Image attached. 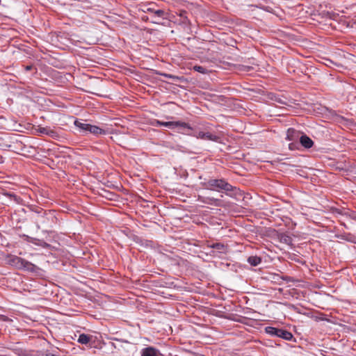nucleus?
I'll use <instances>...</instances> for the list:
<instances>
[{"mask_svg": "<svg viewBox=\"0 0 356 356\" xmlns=\"http://www.w3.org/2000/svg\"><path fill=\"white\" fill-rule=\"evenodd\" d=\"M193 69L195 71L200 72L201 74H207L210 72V70H209L208 69H207L202 66H200V65H195V66H193Z\"/></svg>", "mask_w": 356, "mask_h": 356, "instance_id": "4468645a", "label": "nucleus"}, {"mask_svg": "<svg viewBox=\"0 0 356 356\" xmlns=\"http://www.w3.org/2000/svg\"><path fill=\"white\" fill-rule=\"evenodd\" d=\"M152 125L155 127L164 126L169 129H171V127L173 125L172 122H162L158 120H154L152 122Z\"/></svg>", "mask_w": 356, "mask_h": 356, "instance_id": "9b49d317", "label": "nucleus"}, {"mask_svg": "<svg viewBox=\"0 0 356 356\" xmlns=\"http://www.w3.org/2000/svg\"><path fill=\"white\" fill-rule=\"evenodd\" d=\"M207 189L216 191L218 192L225 191L227 195H231L230 193L236 189L225 179H211L204 184Z\"/></svg>", "mask_w": 356, "mask_h": 356, "instance_id": "f257e3e1", "label": "nucleus"}, {"mask_svg": "<svg viewBox=\"0 0 356 356\" xmlns=\"http://www.w3.org/2000/svg\"><path fill=\"white\" fill-rule=\"evenodd\" d=\"M38 131L42 134H45L52 138H56L58 136L57 133L49 127H40L39 128Z\"/></svg>", "mask_w": 356, "mask_h": 356, "instance_id": "1a4fd4ad", "label": "nucleus"}, {"mask_svg": "<svg viewBox=\"0 0 356 356\" xmlns=\"http://www.w3.org/2000/svg\"><path fill=\"white\" fill-rule=\"evenodd\" d=\"M193 136L197 138L202 140H211L213 142H220V137L219 136L211 132L199 131Z\"/></svg>", "mask_w": 356, "mask_h": 356, "instance_id": "423d86ee", "label": "nucleus"}, {"mask_svg": "<svg viewBox=\"0 0 356 356\" xmlns=\"http://www.w3.org/2000/svg\"><path fill=\"white\" fill-rule=\"evenodd\" d=\"M284 241L285 243H289L291 241V238L289 236H285L284 238H283Z\"/></svg>", "mask_w": 356, "mask_h": 356, "instance_id": "a211bd4d", "label": "nucleus"}, {"mask_svg": "<svg viewBox=\"0 0 356 356\" xmlns=\"http://www.w3.org/2000/svg\"><path fill=\"white\" fill-rule=\"evenodd\" d=\"M26 69V70H30L31 69V66H27Z\"/></svg>", "mask_w": 356, "mask_h": 356, "instance_id": "aec40b11", "label": "nucleus"}, {"mask_svg": "<svg viewBox=\"0 0 356 356\" xmlns=\"http://www.w3.org/2000/svg\"><path fill=\"white\" fill-rule=\"evenodd\" d=\"M164 76H165V77L171 78V79H177V76H173V75H172V74H164Z\"/></svg>", "mask_w": 356, "mask_h": 356, "instance_id": "f3484780", "label": "nucleus"}, {"mask_svg": "<svg viewBox=\"0 0 356 356\" xmlns=\"http://www.w3.org/2000/svg\"><path fill=\"white\" fill-rule=\"evenodd\" d=\"M302 133L293 128H289L286 132V139L289 141H291L289 145V148L291 150H294L298 148V143Z\"/></svg>", "mask_w": 356, "mask_h": 356, "instance_id": "7ed1b4c3", "label": "nucleus"}, {"mask_svg": "<svg viewBox=\"0 0 356 356\" xmlns=\"http://www.w3.org/2000/svg\"><path fill=\"white\" fill-rule=\"evenodd\" d=\"M203 202L205 203H209V202H207V201H203Z\"/></svg>", "mask_w": 356, "mask_h": 356, "instance_id": "4be33fe9", "label": "nucleus"}, {"mask_svg": "<svg viewBox=\"0 0 356 356\" xmlns=\"http://www.w3.org/2000/svg\"><path fill=\"white\" fill-rule=\"evenodd\" d=\"M210 201L214 200V199H209ZM216 201V200H215Z\"/></svg>", "mask_w": 356, "mask_h": 356, "instance_id": "412c9836", "label": "nucleus"}, {"mask_svg": "<svg viewBox=\"0 0 356 356\" xmlns=\"http://www.w3.org/2000/svg\"><path fill=\"white\" fill-rule=\"evenodd\" d=\"M210 247L219 253H225L227 252V247L220 243H213Z\"/></svg>", "mask_w": 356, "mask_h": 356, "instance_id": "9d476101", "label": "nucleus"}, {"mask_svg": "<svg viewBox=\"0 0 356 356\" xmlns=\"http://www.w3.org/2000/svg\"><path fill=\"white\" fill-rule=\"evenodd\" d=\"M154 14L159 17H163L164 15V11L161 9L155 10Z\"/></svg>", "mask_w": 356, "mask_h": 356, "instance_id": "dca6fc26", "label": "nucleus"}, {"mask_svg": "<svg viewBox=\"0 0 356 356\" xmlns=\"http://www.w3.org/2000/svg\"><path fill=\"white\" fill-rule=\"evenodd\" d=\"M91 340V337L88 335V334H81L79 336V338H78V342L81 343V344H88Z\"/></svg>", "mask_w": 356, "mask_h": 356, "instance_id": "f8f14e48", "label": "nucleus"}, {"mask_svg": "<svg viewBox=\"0 0 356 356\" xmlns=\"http://www.w3.org/2000/svg\"><path fill=\"white\" fill-rule=\"evenodd\" d=\"M74 125L79 128L80 131L84 134H88L90 133L94 136H98L99 135H105L106 134L105 130L97 126L82 122L79 120L74 121Z\"/></svg>", "mask_w": 356, "mask_h": 356, "instance_id": "f03ea898", "label": "nucleus"}, {"mask_svg": "<svg viewBox=\"0 0 356 356\" xmlns=\"http://www.w3.org/2000/svg\"><path fill=\"white\" fill-rule=\"evenodd\" d=\"M248 261L251 266H257L261 262V259L259 257L251 256L248 257Z\"/></svg>", "mask_w": 356, "mask_h": 356, "instance_id": "ddd939ff", "label": "nucleus"}, {"mask_svg": "<svg viewBox=\"0 0 356 356\" xmlns=\"http://www.w3.org/2000/svg\"><path fill=\"white\" fill-rule=\"evenodd\" d=\"M148 11H149V12H150V13H154V11H155V10H154V9H153V8H148Z\"/></svg>", "mask_w": 356, "mask_h": 356, "instance_id": "6ab92c4d", "label": "nucleus"}, {"mask_svg": "<svg viewBox=\"0 0 356 356\" xmlns=\"http://www.w3.org/2000/svg\"><path fill=\"white\" fill-rule=\"evenodd\" d=\"M266 332L271 335H275L288 341H290L293 338V334L290 332L282 329L268 327H266Z\"/></svg>", "mask_w": 356, "mask_h": 356, "instance_id": "39448f33", "label": "nucleus"}, {"mask_svg": "<svg viewBox=\"0 0 356 356\" xmlns=\"http://www.w3.org/2000/svg\"><path fill=\"white\" fill-rule=\"evenodd\" d=\"M31 243H33L35 245L42 246V248H48L49 246V245L46 242L40 241L37 238L32 239Z\"/></svg>", "mask_w": 356, "mask_h": 356, "instance_id": "2eb2a0df", "label": "nucleus"}, {"mask_svg": "<svg viewBox=\"0 0 356 356\" xmlns=\"http://www.w3.org/2000/svg\"><path fill=\"white\" fill-rule=\"evenodd\" d=\"M300 144L306 149H309L313 147V140L307 135L302 133L299 140Z\"/></svg>", "mask_w": 356, "mask_h": 356, "instance_id": "6e6552de", "label": "nucleus"}, {"mask_svg": "<svg viewBox=\"0 0 356 356\" xmlns=\"http://www.w3.org/2000/svg\"><path fill=\"white\" fill-rule=\"evenodd\" d=\"M172 124H174V125H172L171 127V129H177V132L180 133V134H188L186 132V129H188V130L192 129V127L190 126V124L186 122H180V121L172 122Z\"/></svg>", "mask_w": 356, "mask_h": 356, "instance_id": "0eeeda50", "label": "nucleus"}, {"mask_svg": "<svg viewBox=\"0 0 356 356\" xmlns=\"http://www.w3.org/2000/svg\"><path fill=\"white\" fill-rule=\"evenodd\" d=\"M10 262L18 268L25 269L31 272L35 270L36 266L32 263L17 256L10 259Z\"/></svg>", "mask_w": 356, "mask_h": 356, "instance_id": "20e7f679", "label": "nucleus"}]
</instances>
